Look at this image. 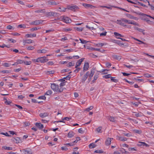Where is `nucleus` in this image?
I'll use <instances>...</instances> for the list:
<instances>
[{"instance_id":"f257e3e1","label":"nucleus","mask_w":154,"mask_h":154,"mask_svg":"<svg viewBox=\"0 0 154 154\" xmlns=\"http://www.w3.org/2000/svg\"><path fill=\"white\" fill-rule=\"evenodd\" d=\"M117 24L126 27L127 26V24H129L130 20H128L125 18H122L120 20H117Z\"/></svg>"},{"instance_id":"f03ea898","label":"nucleus","mask_w":154,"mask_h":154,"mask_svg":"<svg viewBox=\"0 0 154 154\" xmlns=\"http://www.w3.org/2000/svg\"><path fill=\"white\" fill-rule=\"evenodd\" d=\"M51 88L54 91H58L60 93L63 91L62 89L60 88L59 89V85L55 83H53L51 84Z\"/></svg>"},{"instance_id":"7ed1b4c3","label":"nucleus","mask_w":154,"mask_h":154,"mask_svg":"<svg viewBox=\"0 0 154 154\" xmlns=\"http://www.w3.org/2000/svg\"><path fill=\"white\" fill-rule=\"evenodd\" d=\"M60 19L63 21L67 23H69L71 22V20L69 18L65 16H61Z\"/></svg>"},{"instance_id":"20e7f679","label":"nucleus","mask_w":154,"mask_h":154,"mask_svg":"<svg viewBox=\"0 0 154 154\" xmlns=\"http://www.w3.org/2000/svg\"><path fill=\"white\" fill-rule=\"evenodd\" d=\"M38 62L43 63L48 60L47 58L45 57H41L38 58Z\"/></svg>"},{"instance_id":"39448f33","label":"nucleus","mask_w":154,"mask_h":154,"mask_svg":"<svg viewBox=\"0 0 154 154\" xmlns=\"http://www.w3.org/2000/svg\"><path fill=\"white\" fill-rule=\"evenodd\" d=\"M45 14L46 16L48 17H50L53 16L55 17L57 16V13L56 12L51 11L50 12H46Z\"/></svg>"},{"instance_id":"423d86ee","label":"nucleus","mask_w":154,"mask_h":154,"mask_svg":"<svg viewBox=\"0 0 154 154\" xmlns=\"http://www.w3.org/2000/svg\"><path fill=\"white\" fill-rule=\"evenodd\" d=\"M67 8L69 10L75 11L76 10L79 9V7L76 5L72 6L69 5L67 6Z\"/></svg>"},{"instance_id":"0eeeda50","label":"nucleus","mask_w":154,"mask_h":154,"mask_svg":"<svg viewBox=\"0 0 154 154\" xmlns=\"http://www.w3.org/2000/svg\"><path fill=\"white\" fill-rule=\"evenodd\" d=\"M47 4L48 5L56 6L57 5V3L54 0H50L48 1Z\"/></svg>"},{"instance_id":"6e6552de","label":"nucleus","mask_w":154,"mask_h":154,"mask_svg":"<svg viewBox=\"0 0 154 154\" xmlns=\"http://www.w3.org/2000/svg\"><path fill=\"white\" fill-rule=\"evenodd\" d=\"M44 20H37L32 22L30 24L31 25H37L42 23Z\"/></svg>"},{"instance_id":"1a4fd4ad","label":"nucleus","mask_w":154,"mask_h":154,"mask_svg":"<svg viewBox=\"0 0 154 154\" xmlns=\"http://www.w3.org/2000/svg\"><path fill=\"white\" fill-rule=\"evenodd\" d=\"M23 151L24 154H32V153L31 149L29 148L23 149Z\"/></svg>"},{"instance_id":"9d476101","label":"nucleus","mask_w":154,"mask_h":154,"mask_svg":"<svg viewBox=\"0 0 154 154\" xmlns=\"http://www.w3.org/2000/svg\"><path fill=\"white\" fill-rule=\"evenodd\" d=\"M139 143L137 144V146L141 147H142L144 146L146 147H149V145L147 144L144 142H139Z\"/></svg>"},{"instance_id":"9b49d317","label":"nucleus","mask_w":154,"mask_h":154,"mask_svg":"<svg viewBox=\"0 0 154 154\" xmlns=\"http://www.w3.org/2000/svg\"><path fill=\"white\" fill-rule=\"evenodd\" d=\"M89 73V72L88 71L86 72V74L84 75V76L82 77V82H85V80L87 79Z\"/></svg>"},{"instance_id":"f8f14e48","label":"nucleus","mask_w":154,"mask_h":154,"mask_svg":"<svg viewBox=\"0 0 154 154\" xmlns=\"http://www.w3.org/2000/svg\"><path fill=\"white\" fill-rule=\"evenodd\" d=\"M89 67V63L88 62L85 63L83 68V71L84 72L87 70L88 69Z\"/></svg>"},{"instance_id":"ddd939ff","label":"nucleus","mask_w":154,"mask_h":154,"mask_svg":"<svg viewBox=\"0 0 154 154\" xmlns=\"http://www.w3.org/2000/svg\"><path fill=\"white\" fill-rule=\"evenodd\" d=\"M84 58H82L79 60L78 61L76 62V66L75 68H77L80 66L81 65L82 62L83 61Z\"/></svg>"},{"instance_id":"4468645a","label":"nucleus","mask_w":154,"mask_h":154,"mask_svg":"<svg viewBox=\"0 0 154 154\" xmlns=\"http://www.w3.org/2000/svg\"><path fill=\"white\" fill-rule=\"evenodd\" d=\"M113 138H111L109 137L107 138L105 142L106 145V146L110 145L111 143V140Z\"/></svg>"},{"instance_id":"2eb2a0df","label":"nucleus","mask_w":154,"mask_h":154,"mask_svg":"<svg viewBox=\"0 0 154 154\" xmlns=\"http://www.w3.org/2000/svg\"><path fill=\"white\" fill-rule=\"evenodd\" d=\"M82 5L86 8H92L93 7H94V6L90 4L86 3H83Z\"/></svg>"},{"instance_id":"dca6fc26","label":"nucleus","mask_w":154,"mask_h":154,"mask_svg":"<svg viewBox=\"0 0 154 154\" xmlns=\"http://www.w3.org/2000/svg\"><path fill=\"white\" fill-rule=\"evenodd\" d=\"M35 125L40 129H42L44 127L43 125L40 123L36 122L35 124Z\"/></svg>"},{"instance_id":"f3484780","label":"nucleus","mask_w":154,"mask_h":154,"mask_svg":"<svg viewBox=\"0 0 154 154\" xmlns=\"http://www.w3.org/2000/svg\"><path fill=\"white\" fill-rule=\"evenodd\" d=\"M49 115V113L48 112H44L41 113L39 114V116L41 118H44L48 116Z\"/></svg>"},{"instance_id":"a211bd4d","label":"nucleus","mask_w":154,"mask_h":154,"mask_svg":"<svg viewBox=\"0 0 154 154\" xmlns=\"http://www.w3.org/2000/svg\"><path fill=\"white\" fill-rule=\"evenodd\" d=\"M111 42L117 44L119 45H124L123 43H121L120 41L112 39L111 41Z\"/></svg>"},{"instance_id":"6ab92c4d","label":"nucleus","mask_w":154,"mask_h":154,"mask_svg":"<svg viewBox=\"0 0 154 154\" xmlns=\"http://www.w3.org/2000/svg\"><path fill=\"white\" fill-rule=\"evenodd\" d=\"M134 29H135L137 30L138 31L142 32L143 35H144L145 34V32H144L145 30L141 29L140 28L137 27H134Z\"/></svg>"},{"instance_id":"aec40b11","label":"nucleus","mask_w":154,"mask_h":154,"mask_svg":"<svg viewBox=\"0 0 154 154\" xmlns=\"http://www.w3.org/2000/svg\"><path fill=\"white\" fill-rule=\"evenodd\" d=\"M23 43H27V44H30L33 42V41L31 40V39H26V40H23Z\"/></svg>"},{"instance_id":"412c9836","label":"nucleus","mask_w":154,"mask_h":154,"mask_svg":"<svg viewBox=\"0 0 154 154\" xmlns=\"http://www.w3.org/2000/svg\"><path fill=\"white\" fill-rule=\"evenodd\" d=\"M13 140L16 143H19L21 141L20 138L16 137V138H13Z\"/></svg>"},{"instance_id":"4be33fe9","label":"nucleus","mask_w":154,"mask_h":154,"mask_svg":"<svg viewBox=\"0 0 154 154\" xmlns=\"http://www.w3.org/2000/svg\"><path fill=\"white\" fill-rule=\"evenodd\" d=\"M36 36V34H35V33H33V34H27L26 35V36H27L28 37H30V38L35 37Z\"/></svg>"},{"instance_id":"5701e85b","label":"nucleus","mask_w":154,"mask_h":154,"mask_svg":"<svg viewBox=\"0 0 154 154\" xmlns=\"http://www.w3.org/2000/svg\"><path fill=\"white\" fill-rule=\"evenodd\" d=\"M129 24H133L134 25L137 26H139V25L138 23H136L133 20H130L129 22Z\"/></svg>"},{"instance_id":"b1692460","label":"nucleus","mask_w":154,"mask_h":154,"mask_svg":"<svg viewBox=\"0 0 154 154\" xmlns=\"http://www.w3.org/2000/svg\"><path fill=\"white\" fill-rule=\"evenodd\" d=\"M118 140L121 141H125L127 140V138L125 137H118Z\"/></svg>"},{"instance_id":"393cba45","label":"nucleus","mask_w":154,"mask_h":154,"mask_svg":"<svg viewBox=\"0 0 154 154\" xmlns=\"http://www.w3.org/2000/svg\"><path fill=\"white\" fill-rule=\"evenodd\" d=\"M74 29L79 32L82 31L83 29V28L75 27L74 28Z\"/></svg>"},{"instance_id":"a878e982","label":"nucleus","mask_w":154,"mask_h":154,"mask_svg":"<svg viewBox=\"0 0 154 154\" xmlns=\"http://www.w3.org/2000/svg\"><path fill=\"white\" fill-rule=\"evenodd\" d=\"M106 44H105L104 43H99L97 44H96V45L98 47H101L103 46L104 45H106Z\"/></svg>"},{"instance_id":"bb28decb","label":"nucleus","mask_w":154,"mask_h":154,"mask_svg":"<svg viewBox=\"0 0 154 154\" xmlns=\"http://www.w3.org/2000/svg\"><path fill=\"white\" fill-rule=\"evenodd\" d=\"M74 133L72 131H70L68 134V137L69 138L72 137L74 136Z\"/></svg>"},{"instance_id":"cd10ccee","label":"nucleus","mask_w":154,"mask_h":154,"mask_svg":"<svg viewBox=\"0 0 154 154\" xmlns=\"http://www.w3.org/2000/svg\"><path fill=\"white\" fill-rule=\"evenodd\" d=\"M2 148L6 150H12V148L11 147H7L6 146H3L2 147Z\"/></svg>"},{"instance_id":"c85d7f7f","label":"nucleus","mask_w":154,"mask_h":154,"mask_svg":"<svg viewBox=\"0 0 154 154\" xmlns=\"http://www.w3.org/2000/svg\"><path fill=\"white\" fill-rule=\"evenodd\" d=\"M113 57L117 60L121 59V56H118L116 55H114L112 56Z\"/></svg>"},{"instance_id":"c756f323","label":"nucleus","mask_w":154,"mask_h":154,"mask_svg":"<svg viewBox=\"0 0 154 154\" xmlns=\"http://www.w3.org/2000/svg\"><path fill=\"white\" fill-rule=\"evenodd\" d=\"M96 146V145L94 143H91L89 145V147L91 149L94 148Z\"/></svg>"},{"instance_id":"7c9ffc66","label":"nucleus","mask_w":154,"mask_h":154,"mask_svg":"<svg viewBox=\"0 0 154 154\" xmlns=\"http://www.w3.org/2000/svg\"><path fill=\"white\" fill-rule=\"evenodd\" d=\"M79 40L81 41V42L83 44H85L87 43L88 42V41H87L86 40H85L83 39H82L81 38L79 39Z\"/></svg>"},{"instance_id":"2f4dec72","label":"nucleus","mask_w":154,"mask_h":154,"mask_svg":"<svg viewBox=\"0 0 154 154\" xmlns=\"http://www.w3.org/2000/svg\"><path fill=\"white\" fill-rule=\"evenodd\" d=\"M72 30V29L70 28L66 29L65 28H64L63 29L62 31L63 32H68L69 31H71Z\"/></svg>"},{"instance_id":"473e14b6","label":"nucleus","mask_w":154,"mask_h":154,"mask_svg":"<svg viewBox=\"0 0 154 154\" xmlns=\"http://www.w3.org/2000/svg\"><path fill=\"white\" fill-rule=\"evenodd\" d=\"M114 34L116 36H119L120 37H122L124 36V35H122L120 34L117 32H114Z\"/></svg>"},{"instance_id":"72a5a7b5","label":"nucleus","mask_w":154,"mask_h":154,"mask_svg":"<svg viewBox=\"0 0 154 154\" xmlns=\"http://www.w3.org/2000/svg\"><path fill=\"white\" fill-rule=\"evenodd\" d=\"M35 12L36 13H44L45 12V10L43 9H41V10H36L35 11Z\"/></svg>"},{"instance_id":"f704fd0d","label":"nucleus","mask_w":154,"mask_h":154,"mask_svg":"<svg viewBox=\"0 0 154 154\" xmlns=\"http://www.w3.org/2000/svg\"><path fill=\"white\" fill-rule=\"evenodd\" d=\"M98 74H96L94 75V80L92 81L93 83H94V81L97 79L98 78Z\"/></svg>"},{"instance_id":"c9c22d12","label":"nucleus","mask_w":154,"mask_h":154,"mask_svg":"<svg viewBox=\"0 0 154 154\" xmlns=\"http://www.w3.org/2000/svg\"><path fill=\"white\" fill-rule=\"evenodd\" d=\"M102 128V127L100 126L96 129V131L98 133H101L102 131H101V130Z\"/></svg>"},{"instance_id":"e433bc0d","label":"nucleus","mask_w":154,"mask_h":154,"mask_svg":"<svg viewBox=\"0 0 154 154\" xmlns=\"http://www.w3.org/2000/svg\"><path fill=\"white\" fill-rule=\"evenodd\" d=\"M52 93V91L51 90H48L45 93V95H51Z\"/></svg>"},{"instance_id":"4c0bfd02","label":"nucleus","mask_w":154,"mask_h":154,"mask_svg":"<svg viewBox=\"0 0 154 154\" xmlns=\"http://www.w3.org/2000/svg\"><path fill=\"white\" fill-rule=\"evenodd\" d=\"M111 75L110 74H108L103 76V77L105 79L110 78H111Z\"/></svg>"},{"instance_id":"58836bf2","label":"nucleus","mask_w":154,"mask_h":154,"mask_svg":"<svg viewBox=\"0 0 154 154\" xmlns=\"http://www.w3.org/2000/svg\"><path fill=\"white\" fill-rule=\"evenodd\" d=\"M35 48L33 46L28 47L26 48V49L28 51H31L34 50Z\"/></svg>"},{"instance_id":"ea45409f","label":"nucleus","mask_w":154,"mask_h":154,"mask_svg":"<svg viewBox=\"0 0 154 154\" xmlns=\"http://www.w3.org/2000/svg\"><path fill=\"white\" fill-rule=\"evenodd\" d=\"M74 64H75L74 63H72L71 62H70L67 64V66L68 67L72 66H74Z\"/></svg>"},{"instance_id":"a19ab883","label":"nucleus","mask_w":154,"mask_h":154,"mask_svg":"<svg viewBox=\"0 0 154 154\" xmlns=\"http://www.w3.org/2000/svg\"><path fill=\"white\" fill-rule=\"evenodd\" d=\"M17 27L20 28H26V26L24 24H20L18 25Z\"/></svg>"},{"instance_id":"79ce46f5","label":"nucleus","mask_w":154,"mask_h":154,"mask_svg":"<svg viewBox=\"0 0 154 154\" xmlns=\"http://www.w3.org/2000/svg\"><path fill=\"white\" fill-rule=\"evenodd\" d=\"M0 72L3 73H10L11 72V71L4 70L0 71Z\"/></svg>"},{"instance_id":"37998d69","label":"nucleus","mask_w":154,"mask_h":154,"mask_svg":"<svg viewBox=\"0 0 154 154\" xmlns=\"http://www.w3.org/2000/svg\"><path fill=\"white\" fill-rule=\"evenodd\" d=\"M134 132L138 134H141L142 133L141 130L137 129L134 130Z\"/></svg>"},{"instance_id":"c03bdc74","label":"nucleus","mask_w":154,"mask_h":154,"mask_svg":"<svg viewBox=\"0 0 154 154\" xmlns=\"http://www.w3.org/2000/svg\"><path fill=\"white\" fill-rule=\"evenodd\" d=\"M95 68L93 67L91 70L90 74L91 75H94L95 73Z\"/></svg>"},{"instance_id":"a18cd8bd","label":"nucleus","mask_w":154,"mask_h":154,"mask_svg":"<svg viewBox=\"0 0 154 154\" xmlns=\"http://www.w3.org/2000/svg\"><path fill=\"white\" fill-rule=\"evenodd\" d=\"M111 80L113 82L115 83H117L118 82V80L117 79H114L113 77H111Z\"/></svg>"},{"instance_id":"49530a36","label":"nucleus","mask_w":154,"mask_h":154,"mask_svg":"<svg viewBox=\"0 0 154 154\" xmlns=\"http://www.w3.org/2000/svg\"><path fill=\"white\" fill-rule=\"evenodd\" d=\"M144 75L145 77L148 78L152 77V75L149 74L148 73L144 74Z\"/></svg>"},{"instance_id":"de8ad7c7","label":"nucleus","mask_w":154,"mask_h":154,"mask_svg":"<svg viewBox=\"0 0 154 154\" xmlns=\"http://www.w3.org/2000/svg\"><path fill=\"white\" fill-rule=\"evenodd\" d=\"M93 106H91L85 109V110L86 111H87L88 112H89V111L90 110H91L92 109H93Z\"/></svg>"},{"instance_id":"09e8293b","label":"nucleus","mask_w":154,"mask_h":154,"mask_svg":"<svg viewBox=\"0 0 154 154\" xmlns=\"http://www.w3.org/2000/svg\"><path fill=\"white\" fill-rule=\"evenodd\" d=\"M24 63L26 65H30L31 63V61H23Z\"/></svg>"},{"instance_id":"8fccbe9b","label":"nucleus","mask_w":154,"mask_h":154,"mask_svg":"<svg viewBox=\"0 0 154 154\" xmlns=\"http://www.w3.org/2000/svg\"><path fill=\"white\" fill-rule=\"evenodd\" d=\"M109 120L112 122H115V119L114 117H112V116H109Z\"/></svg>"},{"instance_id":"3c124183","label":"nucleus","mask_w":154,"mask_h":154,"mask_svg":"<svg viewBox=\"0 0 154 154\" xmlns=\"http://www.w3.org/2000/svg\"><path fill=\"white\" fill-rule=\"evenodd\" d=\"M120 151L121 152H122V153H128V152L125 151V149L123 148H122V149L120 150Z\"/></svg>"},{"instance_id":"603ef678","label":"nucleus","mask_w":154,"mask_h":154,"mask_svg":"<svg viewBox=\"0 0 154 154\" xmlns=\"http://www.w3.org/2000/svg\"><path fill=\"white\" fill-rule=\"evenodd\" d=\"M146 1H147V2L148 3L149 5L150 6L151 9L154 11V7L153 5H152L151 4H149V2L148 1L146 0Z\"/></svg>"},{"instance_id":"864d4df0","label":"nucleus","mask_w":154,"mask_h":154,"mask_svg":"<svg viewBox=\"0 0 154 154\" xmlns=\"http://www.w3.org/2000/svg\"><path fill=\"white\" fill-rule=\"evenodd\" d=\"M54 71L53 70L48 71L46 72V73L48 75L52 74L54 73Z\"/></svg>"},{"instance_id":"5fc2aeb1","label":"nucleus","mask_w":154,"mask_h":154,"mask_svg":"<svg viewBox=\"0 0 154 154\" xmlns=\"http://www.w3.org/2000/svg\"><path fill=\"white\" fill-rule=\"evenodd\" d=\"M137 2L138 5H139L141 6H143L144 7H145V8L147 7V6H146V5H144V4H143L140 2Z\"/></svg>"},{"instance_id":"6e6d98bb","label":"nucleus","mask_w":154,"mask_h":154,"mask_svg":"<svg viewBox=\"0 0 154 154\" xmlns=\"http://www.w3.org/2000/svg\"><path fill=\"white\" fill-rule=\"evenodd\" d=\"M59 9H60V11L65 12L66 11V8L62 7V8L60 7L59 8Z\"/></svg>"},{"instance_id":"4d7b16f0","label":"nucleus","mask_w":154,"mask_h":154,"mask_svg":"<svg viewBox=\"0 0 154 154\" xmlns=\"http://www.w3.org/2000/svg\"><path fill=\"white\" fill-rule=\"evenodd\" d=\"M107 32L106 31L104 32L101 33L100 34V36H105L107 34Z\"/></svg>"},{"instance_id":"13d9d810","label":"nucleus","mask_w":154,"mask_h":154,"mask_svg":"<svg viewBox=\"0 0 154 154\" xmlns=\"http://www.w3.org/2000/svg\"><path fill=\"white\" fill-rule=\"evenodd\" d=\"M71 76V75H69L65 77L63 79H66L67 80H69L70 79Z\"/></svg>"},{"instance_id":"bf43d9fd","label":"nucleus","mask_w":154,"mask_h":154,"mask_svg":"<svg viewBox=\"0 0 154 154\" xmlns=\"http://www.w3.org/2000/svg\"><path fill=\"white\" fill-rule=\"evenodd\" d=\"M133 113H135V115L137 117H139L141 116H142L140 114H139V113L138 112H133Z\"/></svg>"},{"instance_id":"052dcab7","label":"nucleus","mask_w":154,"mask_h":154,"mask_svg":"<svg viewBox=\"0 0 154 154\" xmlns=\"http://www.w3.org/2000/svg\"><path fill=\"white\" fill-rule=\"evenodd\" d=\"M38 99H39L45 100L46 99V97L45 96V95L39 97Z\"/></svg>"},{"instance_id":"680f3d73","label":"nucleus","mask_w":154,"mask_h":154,"mask_svg":"<svg viewBox=\"0 0 154 154\" xmlns=\"http://www.w3.org/2000/svg\"><path fill=\"white\" fill-rule=\"evenodd\" d=\"M94 152L97 153H102L103 151L102 150H97L94 151Z\"/></svg>"},{"instance_id":"e2e57ef3","label":"nucleus","mask_w":154,"mask_h":154,"mask_svg":"<svg viewBox=\"0 0 154 154\" xmlns=\"http://www.w3.org/2000/svg\"><path fill=\"white\" fill-rule=\"evenodd\" d=\"M91 49L93 50L97 51H100V48H91Z\"/></svg>"},{"instance_id":"0e129e2a","label":"nucleus","mask_w":154,"mask_h":154,"mask_svg":"<svg viewBox=\"0 0 154 154\" xmlns=\"http://www.w3.org/2000/svg\"><path fill=\"white\" fill-rule=\"evenodd\" d=\"M78 132L79 133L81 134H83L84 133V131L82 129V128H80L78 130Z\"/></svg>"},{"instance_id":"69168bd1","label":"nucleus","mask_w":154,"mask_h":154,"mask_svg":"<svg viewBox=\"0 0 154 154\" xmlns=\"http://www.w3.org/2000/svg\"><path fill=\"white\" fill-rule=\"evenodd\" d=\"M17 62L18 64H22L23 63V61L21 60H17Z\"/></svg>"},{"instance_id":"338daca9","label":"nucleus","mask_w":154,"mask_h":154,"mask_svg":"<svg viewBox=\"0 0 154 154\" xmlns=\"http://www.w3.org/2000/svg\"><path fill=\"white\" fill-rule=\"evenodd\" d=\"M106 67L108 68L109 69L111 66V64L110 63L108 62L106 63Z\"/></svg>"},{"instance_id":"774afa93","label":"nucleus","mask_w":154,"mask_h":154,"mask_svg":"<svg viewBox=\"0 0 154 154\" xmlns=\"http://www.w3.org/2000/svg\"><path fill=\"white\" fill-rule=\"evenodd\" d=\"M8 40L10 42H11L13 43H15L16 42V40H15L12 38L8 39Z\"/></svg>"}]
</instances>
